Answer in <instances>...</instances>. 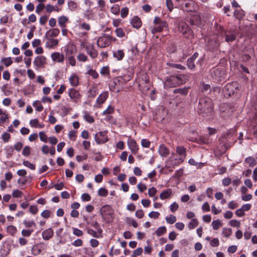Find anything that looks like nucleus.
I'll use <instances>...</instances> for the list:
<instances>
[{
	"instance_id": "37998d69",
	"label": "nucleus",
	"mask_w": 257,
	"mask_h": 257,
	"mask_svg": "<svg viewBox=\"0 0 257 257\" xmlns=\"http://www.w3.org/2000/svg\"><path fill=\"white\" fill-rule=\"evenodd\" d=\"M6 229L7 231L11 234H14L16 231V228L15 226H7Z\"/></svg>"
},
{
	"instance_id": "79ce46f5",
	"label": "nucleus",
	"mask_w": 257,
	"mask_h": 257,
	"mask_svg": "<svg viewBox=\"0 0 257 257\" xmlns=\"http://www.w3.org/2000/svg\"><path fill=\"white\" fill-rule=\"evenodd\" d=\"M157 190L155 187H152L148 190V195L150 197H153L155 195Z\"/></svg>"
},
{
	"instance_id": "c03bdc74",
	"label": "nucleus",
	"mask_w": 257,
	"mask_h": 257,
	"mask_svg": "<svg viewBox=\"0 0 257 257\" xmlns=\"http://www.w3.org/2000/svg\"><path fill=\"white\" fill-rule=\"evenodd\" d=\"M179 208V205L175 202L170 205V210L172 212H175Z\"/></svg>"
},
{
	"instance_id": "a18cd8bd",
	"label": "nucleus",
	"mask_w": 257,
	"mask_h": 257,
	"mask_svg": "<svg viewBox=\"0 0 257 257\" xmlns=\"http://www.w3.org/2000/svg\"><path fill=\"white\" fill-rule=\"evenodd\" d=\"M32 232H33L32 229H23L22 231V234L23 236H29L31 235V234Z\"/></svg>"
},
{
	"instance_id": "bf43d9fd",
	"label": "nucleus",
	"mask_w": 257,
	"mask_h": 257,
	"mask_svg": "<svg viewBox=\"0 0 257 257\" xmlns=\"http://www.w3.org/2000/svg\"><path fill=\"white\" fill-rule=\"evenodd\" d=\"M88 74L91 75L93 78H96L98 76V73L94 70L90 69L88 71Z\"/></svg>"
},
{
	"instance_id": "aec40b11",
	"label": "nucleus",
	"mask_w": 257,
	"mask_h": 257,
	"mask_svg": "<svg viewBox=\"0 0 257 257\" xmlns=\"http://www.w3.org/2000/svg\"><path fill=\"white\" fill-rule=\"evenodd\" d=\"M30 124L33 127L42 128L44 127V124L39 123L38 119L36 118L31 119Z\"/></svg>"
},
{
	"instance_id": "69168bd1",
	"label": "nucleus",
	"mask_w": 257,
	"mask_h": 257,
	"mask_svg": "<svg viewBox=\"0 0 257 257\" xmlns=\"http://www.w3.org/2000/svg\"><path fill=\"white\" fill-rule=\"evenodd\" d=\"M10 138V135L8 133H5L2 135V139L5 142H8Z\"/></svg>"
},
{
	"instance_id": "2f4dec72",
	"label": "nucleus",
	"mask_w": 257,
	"mask_h": 257,
	"mask_svg": "<svg viewBox=\"0 0 257 257\" xmlns=\"http://www.w3.org/2000/svg\"><path fill=\"white\" fill-rule=\"evenodd\" d=\"M167 222L169 224H173L176 221V218L173 215H170L166 217Z\"/></svg>"
},
{
	"instance_id": "e2e57ef3",
	"label": "nucleus",
	"mask_w": 257,
	"mask_h": 257,
	"mask_svg": "<svg viewBox=\"0 0 257 257\" xmlns=\"http://www.w3.org/2000/svg\"><path fill=\"white\" fill-rule=\"evenodd\" d=\"M45 8V6L43 4L40 3L37 7L36 9V12L38 14H40L41 11L43 10Z\"/></svg>"
},
{
	"instance_id": "7ed1b4c3",
	"label": "nucleus",
	"mask_w": 257,
	"mask_h": 257,
	"mask_svg": "<svg viewBox=\"0 0 257 257\" xmlns=\"http://www.w3.org/2000/svg\"><path fill=\"white\" fill-rule=\"evenodd\" d=\"M178 31L183 34L185 37L191 39L193 37V34L192 30L189 28L188 26L184 22H181L178 25Z\"/></svg>"
},
{
	"instance_id": "423d86ee",
	"label": "nucleus",
	"mask_w": 257,
	"mask_h": 257,
	"mask_svg": "<svg viewBox=\"0 0 257 257\" xmlns=\"http://www.w3.org/2000/svg\"><path fill=\"white\" fill-rule=\"evenodd\" d=\"M179 85L177 77L174 75L168 78L164 83L165 88L174 87Z\"/></svg>"
},
{
	"instance_id": "39448f33",
	"label": "nucleus",
	"mask_w": 257,
	"mask_h": 257,
	"mask_svg": "<svg viewBox=\"0 0 257 257\" xmlns=\"http://www.w3.org/2000/svg\"><path fill=\"white\" fill-rule=\"evenodd\" d=\"M173 156L174 153H172L171 157H170L165 162L166 166L168 168H170L171 166L174 167L177 166L184 161L182 159L179 157L174 158Z\"/></svg>"
},
{
	"instance_id": "f257e3e1",
	"label": "nucleus",
	"mask_w": 257,
	"mask_h": 257,
	"mask_svg": "<svg viewBox=\"0 0 257 257\" xmlns=\"http://www.w3.org/2000/svg\"><path fill=\"white\" fill-rule=\"evenodd\" d=\"M198 109L201 113H210L212 109V104L211 99L207 97L200 98Z\"/></svg>"
},
{
	"instance_id": "473e14b6",
	"label": "nucleus",
	"mask_w": 257,
	"mask_h": 257,
	"mask_svg": "<svg viewBox=\"0 0 257 257\" xmlns=\"http://www.w3.org/2000/svg\"><path fill=\"white\" fill-rule=\"evenodd\" d=\"M174 93H180L183 95L187 94L188 89L186 88L176 89L174 90Z\"/></svg>"
},
{
	"instance_id": "864d4df0",
	"label": "nucleus",
	"mask_w": 257,
	"mask_h": 257,
	"mask_svg": "<svg viewBox=\"0 0 257 257\" xmlns=\"http://www.w3.org/2000/svg\"><path fill=\"white\" fill-rule=\"evenodd\" d=\"M68 62L70 65H71L72 66H74L75 65L76 60H75V58L73 56H70L68 57Z\"/></svg>"
},
{
	"instance_id": "ddd939ff",
	"label": "nucleus",
	"mask_w": 257,
	"mask_h": 257,
	"mask_svg": "<svg viewBox=\"0 0 257 257\" xmlns=\"http://www.w3.org/2000/svg\"><path fill=\"white\" fill-rule=\"evenodd\" d=\"M158 153L162 157H167L170 154L169 150L163 144L160 146Z\"/></svg>"
},
{
	"instance_id": "a211bd4d",
	"label": "nucleus",
	"mask_w": 257,
	"mask_h": 257,
	"mask_svg": "<svg viewBox=\"0 0 257 257\" xmlns=\"http://www.w3.org/2000/svg\"><path fill=\"white\" fill-rule=\"evenodd\" d=\"M53 235V230L50 228L46 229L42 232L43 238L45 240H49Z\"/></svg>"
},
{
	"instance_id": "1a4fd4ad",
	"label": "nucleus",
	"mask_w": 257,
	"mask_h": 257,
	"mask_svg": "<svg viewBox=\"0 0 257 257\" xmlns=\"http://www.w3.org/2000/svg\"><path fill=\"white\" fill-rule=\"evenodd\" d=\"M46 63V58L42 55L37 56L34 61V64L37 68L43 67Z\"/></svg>"
},
{
	"instance_id": "5fc2aeb1",
	"label": "nucleus",
	"mask_w": 257,
	"mask_h": 257,
	"mask_svg": "<svg viewBox=\"0 0 257 257\" xmlns=\"http://www.w3.org/2000/svg\"><path fill=\"white\" fill-rule=\"evenodd\" d=\"M189 163L191 165H193V166H198L199 165L200 167H202L203 166V164L201 163H197L196 162L195 160L194 159H189Z\"/></svg>"
},
{
	"instance_id": "c9c22d12",
	"label": "nucleus",
	"mask_w": 257,
	"mask_h": 257,
	"mask_svg": "<svg viewBox=\"0 0 257 257\" xmlns=\"http://www.w3.org/2000/svg\"><path fill=\"white\" fill-rule=\"evenodd\" d=\"M115 33L117 37L121 38L124 36L125 34L122 29L120 28H117L115 30Z\"/></svg>"
},
{
	"instance_id": "4c0bfd02",
	"label": "nucleus",
	"mask_w": 257,
	"mask_h": 257,
	"mask_svg": "<svg viewBox=\"0 0 257 257\" xmlns=\"http://www.w3.org/2000/svg\"><path fill=\"white\" fill-rule=\"evenodd\" d=\"M166 6L167 7L168 9L169 10V11L171 12L174 8V6H173L172 1V0H166Z\"/></svg>"
},
{
	"instance_id": "bb28decb",
	"label": "nucleus",
	"mask_w": 257,
	"mask_h": 257,
	"mask_svg": "<svg viewBox=\"0 0 257 257\" xmlns=\"http://www.w3.org/2000/svg\"><path fill=\"white\" fill-rule=\"evenodd\" d=\"M245 162L248 164L250 167H253L255 165V159L251 157H248L245 159Z\"/></svg>"
},
{
	"instance_id": "c85d7f7f",
	"label": "nucleus",
	"mask_w": 257,
	"mask_h": 257,
	"mask_svg": "<svg viewBox=\"0 0 257 257\" xmlns=\"http://www.w3.org/2000/svg\"><path fill=\"white\" fill-rule=\"evenodd\" d=\"M68 21V19L65 16H61L58 19V23L61 27H63L66 22Z\"/></svg>"
},
{
	"instance_id": "b1692460",
	"label": "nucleus",
	"mask_w": 257,
	"mask_h": 257,
	"mask_svg": "<svg viewBox=\"0 0 257 257\" xmlns=\"http://www.w3.org/2000/svg\"><path fill=\"white\" fill-rule=\"evenodd\" d=\"M172 194V190L171 189H168L163 191L160 195V197L161 199H165L169 198Z\"/></svg>"
},
{
	"instance_id": "13d9d810",
	"label": "nucleus",
	"mask_w": 257,
	"mask_h": 257,
	"mask_svg": "<svg viewBox=\"0 0 257 257\" xmlns=\"http://www.w3.org/2000/svg\"><path fill=\"white\" fill-rule=\"evenodd\" d=\"M143 252V249L141 247H139L134 250L132 256H136L137 255H140Z\"/></svg>"
},
{
	"instance_id": "0e129e2a",
	"label": "nucleus",
	"mask_w": 257,
	"mask_h": 257,
	"mask_svg": "<svg viewBox=\"0 0 257 257\" xmlns=\"http://www.w3.org/2000/svg\"><path fill=\"white\" fill-rule=\"evenodd\" d=\"M111 12L115 14V15H116L119 12V6H117V5H115L114 6V7H112L111 8Z\"/></svg>"
},
{
	"instance_id": "09e8293b",
	"label": "nucleus",
	"mask_w": 257,
	"mask_h": 257,
	"mask_svg": "<svg viewBox=\"0 0 257 257\" xmlns=\"http://www.w3.org/2000/svg\"><path fill=\"white\" fill-rule=\"evenodd\" d=\"M23 193L21 191L19 190H14L13 192L12 195L14 197H20L22 196Z\"/></svg>"
},
{
	"instance_id": "8fccbe9b",
	"label": "nucleus",
	"mask_w": 257,
	"mask_h": 257,
	"mask_svg": "<svg viewBox=\"0 0 257 257\" xmlns=\"http://www.w3.org/2000/svg\"><path fill=\"white\" fill-rule=\"evenodd\" d=\"M39 137L41 141L44 142H47V137L45 133L43 132H40L39 133Z\"/></svg>"
},
{
	"instance_id": "6e6552de",
	"label": "nucleus",
	"mask_w": 257,
	"mask_h": 257,
	"mask_svg": "<svg viewBox=\"0 0 257 257\" xmlns=\"http://www.w3.org/2000/svg\"><path fill=\"white\" fill-rule=\"evenodd\" d=\"M107 132L105 131L100 132L95 134V140L98 144H103L108 141Z\"/></svg>"
},
{
	"instance_id": "dca6fc26",
	"label": "nucleus",
	"mask_w": 257,
	"mask_h": 257,
	"mask_svg": "<svg viewBox=\"0 0 257 257\" xmlns=\"http://www.w3.org/2000/svg\"><path fill=\"white\" fill-rule=\"evenodd\" d=\"M176 153L179 155V158L184 161L186 157V149L182 146H178L176 148Z\"/></svg>"
},
{
	"instance_id": "4be33fe9",
	"label": "nucleus",
	"mask_w": 257,
	"mask_h": 257,
	"mask_svg": "<svg viewBox=\"0 0 257 257\" xmlns=\"http://www.w3.org/2000/svg\"><path fill=\"white\" fill-rule=\"evenodd\" d=\"M179 85L182 84L188 80V76L185 74H179L176 75Z\"/></svg>"
},
{
	"instance_id": "ea45409f",
	"label": "nucleus",
	"mask_w": 257,
	"mask_h": 257,
	"mask_svg": "<svg viewBox=\"0 0 257 257\" xmlns=\"http://www.w3.org/2000/svg\"><path fill=\"white\" fill-rule=\"evenodd\" d=\"M222 233L225 236L228 237L231 233V229L228 227L224 228L222 231Z\"/></svg>"
},
{
	"instance_id": "9b49d317",
	"label": "nucleus",
	"mask_w": 257,
	"mask_h": 257,
	"mask_svg": "<svg viewBox=\"0 0 257 257\" xmlns=\"http://www.w3.org/2000/svg\"><path fill=\"white\" fill-rule=\"evenodd\" d=\"M127 145L132 153L136 154L138 153L139 150L138 146L134 140H128Z\"/></svg>"
},
{
	"instance_id": "de8ad7c7",
	"label": "nucleus",
	"mask_w": 257,
	"mask_h": 257,
	"mask_svg": "<svg viewBox=\"0 0 257 257\" xmlns=\"http://www.w3.org/2000/svg\"><path fill=\"white\" fill-rule=\"evenodd\" d=\"M77 59L80 61L85 62L87 60V57L84 54L80 53L78 55Z\"/></svg>"
},
{
	"instance_id": "393cba45",
	"label": "nucleus",
	"mask_w": 257,
	"mask_h": 257,
	"mask_svg": "<svg viewBox=\"0 0 257 257\" xmlns=\"http://www.w3.org/2000/svg\"><path fill=\"white\" fill-rule=\"evenodd\" d=\"M114 57L116 58L117 60H121L124 56V53L122 50H118L113 53Z\"/></svg>"
},
{
	"instance_id": "5701e85b",
	"label": "nucleus",
	"mask_w": 257,
	"mask_h": 257,
	"mask_svg": "<svg viewBox=\"0 0 257 257\" xmlns=\"http://www.w3.org/2000/svg\"><path fill=\"white\" fill-rule=\"evenodd\" d=\"M69 95L70 98L74 99H78L79 98L80 94L79 92L73 88L70 89L69 91Z\"/></svg>"
},
{
	"instance_id": "cd10ccee",
	"label": "nucleus",
	"mask_w": 257,
	"mask_h": 257,
	"mask_svg": "<svg viewBox=\"0 0 257 257\" xmlns=\"http://www.w3.org/2000/svg\"><path fill=\"white\" fill-rule=\"evenodd\" d=\"M166 231V228L165 226H161L159 227L156 231L155 233L158 236H161Z\"/></svg>"
},
{
	"instance_id": "6ab92c4d",
	"label": "nucleus",
	"mask_w": 257,
	"mask_h": 257,
	"mask_svg": "<svg viewBox=\"0 0 257 257\" xmlns=\"http://www.w3.org/2000/svg\"><path fill=\"white\" fill-rule=\"evenodd\" d=\"M132 26L136 29L140 28L142 25V22L140 19L138 17H135L131 21Z\"/></svg>"
},
{
	"instance_id": "f8f14e48",
	"label": "nucleus",
	"mask_w": 257,
	"mask_h": 257,
	"mask_svg": "<svg viewBox=\"0 0 257 257\" xmlns=\"http://www.w3.org/2000/svg\"><path fill=\"white\" fill-rule=\"evenodd\" d=\"M51 58L53 61L58 63H62L64 61V56L59 52H54L51 54Z\"/></svg>"
},
{
	"instance_id": "338daca9",
	"label": "nucleus",
	"mask_w": 257,
	"mask_h": 257,
	"mask_svg": "<svg viewBox=\"0 0 257 257\" xmlns=\"http://www.w3.org/2000/svg\"><path fill=\"white\" fill-rule=\"evenodd\" d=\"M160 215V213L158 212L152 211L149 214V216L151 218H157Z\"/></svg>"
},
{
	"instance_id": "4d7b16f0",
	"label": "nucleus",
	"mask_w": 257,
	"mask_h": 257,
	"mask_svg": "<svg viewBox=\"0 0 257 257\" xmlns=\"http://www.w3.org/2000/svg\"><path fill=\"white\" fill-rule=\"evenodd\" d=\"M29 210L32 214H35L37 213L38 209L37 206L31 205L29 207Z\"/></svg>"
},
{
	"instance_id": "20e7f679",
	"label": "nucleus",
	"mask_w": 257,
	"mask_h": 257,
	"mask_svg": "<svg viewBox=\"0 0 257 257\" xmlns=\"http://www.w3.org/2000/svg\"><path fill=\"white\" fill-rule=\"evenodd\" d=\"M112 39V37L110 36H102L97 40V45L100 48H105L109 46Z\"/></svg>"
},
{
	"instance_id": "a19ab883",
	"label": "nucleus",
	"mask_w": 257,
	"mask_h": 257,
	"mask_svg": "<svg viewBox=\"0 0 257 257\" xmlns=\"http://www.w3.org/2000/svg\"><path fill=\"white\" fill-rule=\"evenodd\" d=\"M31 148L29 146H26L24 147L22 154L25 156H28L30 154Z\"/></svg>"
},
{
	"instance_id": "72a5a7b5",
	"label": "nucleus",
	"mask_w": 257,
	"mask_h": 257,
	"mask_svg": "<svg viewBox=\"0 0 257 257\" xmlns=\"http://www.w3.org/2000/svg\"><path fill=\"white\" fill-rule=\"evenodd\" d=\"M98 194L99 196L105 197L108 195V191L104 188H101L98 191Z\"/></svg>"
},
{
	"instance_id": "c756f323",
	"label": "nucleus",
	"mask_w": 257,
	"mask_h": 257,
	"mask_svg": "<svg viewBox=\"0 0 257 257\" xmlns=\"http://www.w3.org/2000/svg\"><path fill=\"white\" fill-rule=\"evenodd\" d=\"M33 105L36 108V110L38 111H41L43 109V106L39 101H34L33 103Z\"/></svg>"
},
{
	"instance_id": "680f3d73",
	"label": "nucleus",
	"mask_w": 257,
	"mask_h": 257,
	"mask_svg": "<svg viewBox=\"0 0 257 257\" xmlns=\"http://www.w3.org/2000/svg\"><path fill=\"white\" fill-rule=\"evenodd\" d=\"M138 189L140 192H143L147 189V186L142 183H139L137 185Z\"/></svg>"
},
{
	"instance_id": "f03ea898",
	"label": "nucleus",
	"mask_w": 257,
	"mask_h": 257,
	"mask_svg": "<svg viewBox=\"0 0 257 257\" xmlns=\"http://www.w3.org/2000/svg\"><path fill=\"white\" fill-rule=\"evenodd\" d=\"M239 84L236 82L227 84L223 88V92L225 95L230 96L239 91Z\"/></svg>"
},
{
	"instance_id": "9d476101",
	"label": "nucleus",
	"mask_w": 257,
	"mask_h": 257,
	"mask_svg": "<svg viewBox=\"0 0 257 257\" xmlns=\"http://www.w3.org/2000/svg\"><path fill=\"white\" fill-rule=\"evenodd\" d=\"M85 48L87 54L92 58H95L97 57L98 54L97 51L94 49L93 44H90L84 46Z\"/></svg>"
},
{
	"instance_id": "49530a36",
	"label": "nucleus",
	"mask_w": 257,
	"mask_h": 257,
	"mask_svg": "<svg viewBox=\"0 0 257 257\" xmlns=\"http://www.w3.org/2000/svg\"><path fill=\"white\" fill-rule=\"evenodd\" d=\"M114 111V108L111 105H109L107 109L103 112V114H111Z\"/></svg>"
},
{
	"instance_id": "f704fd0d",
	"label": "nucleus",
	"mask_w": 257,
	"mask_h": 257,
	"mask_svg": "<svg viewBox=\"0 0 257 257\" xmlns=\"http://www.w3.org/2000/svg\"><path fill=\"white\" fill-rule=\"evenodd\" d=\"M23 164L25 166L29 168L32 170H34L35 169V165L28 161H24L23 162Z\"/></svg>"
},
{
	"instance_id": "2eb2a0df",
	"label": "nucleus",
	"mask_w": 257,
	"mask_h": 257,
	"mask_svg": "<svg viewBox=\"0 0 257 257\" xmlns=\"http://www.w3.org/2000/svg\"><path fill=\"white\" fill-rule=\"evenodd\" d=\"M236 33L234 31H228L225 34V41L227 42H232L236 39Z\"/></svg>"
},
{
	"instance_id": "0eeeda50",
	"label": "nucleus",
	"mask_w": 257,
	"mask_h": 257,
	"mask_svg": "<svg viewBox=\"0 0 257 257\" xmlns=\"http://www.w3.org/2000/svg\"><path fill=\"white\" fill-rule=\"evenodd\" d=\"M94 228H87V232L90 235L96 238L101 237L102 229L99 226H92Z\"/></svg>"
},
{
	"instance_id": "f3484780",
	"label": "nucleus",
	"mask_w": 257,
	"mask_h": 257,
	"mask_svg": "<svg viewBox=\"0 0 257 257\" xmlns=\"http://www.w3.org/2000/svg\"><path fill=\"white\" fill-rule=\"evenodd\" d=\"M167 27V24L165 21L162 22L161 24L158 25V26L154 27L152 29L151 32L153 34H154L156 32H161L164 28H166Z\"/></svg>"
},
{
	"instance_id": "052dcab7",
	"label": "nucleus",
	"mask_w": 257,
	"mask_h": 257,
	"mask_svg": "<svg viewBox=\"0 0 257 257\" xmlns=\"http://www.w3.org/2000/svg\"><path fill=\"white\" fill-rule=\"evenodd\" d=\"M128 10L127 8H123L121 10V17L123 18H125L128 14Z\"/></svg>"
},
{
	"instance_id": "774afa93",
	"label": "nucleus",
	"mask_w": 257,
	"mask_h": 257,
	"mask_svg": "<svg viewBox=\"0 0 257 257\" xmlns=\"http://www.w3.org/2000/svg\"><path fill=\"white\" fill-rule=\"evenodd\" d=\"M234 16L238 19H241L242 16L243 14L242 12L238 10H235L234 12Z\"/></svg>"
},
{
	"instance_id": "603ef678",
	"label": "nucleus",
	"mask_w": 257,
	"mask_h": 257,
	"mask_svg": "<svg viewBox=\"0 0 257 257\" xmlns=\"http://www.w3.org/2000/svg\"><path fill=\"white\" fill-rule=\"evenodd\" d=\"M219 240L218 238H213L210 241V244L213 247H216L219 245Z\"/></svg>"
},
{
	"instance_id": "6e6d98bb",
	"label": "nucleus",
	"mask_w": 257,
	"mask_h": 257,
	"mask_svg": "<svg viewBox=\"0 0 257 257\" xmlns=\"http://www.w3.org/2000/svg\"><path fill=\"white\" fill-rule=\"evenodd\" d=\"M231 182V180L230 178L227 177L225 178L222 180V184L224 186H228Z\"/></svg>"
},
{
	"instance_id": "3c124183",
	"label": "nucleus",
	"mask_w": 257,
	"mask_h": 257,
	"mask_svg": "<svg viewBox=\"0 0 257 257\" xmlns=\"http://www.w3.org/2000/svg\"><path fill=\"white\" fill-rule=\"evenodd\" d=\"M151 142L147 139H143L141 141V145L143 147L149 148Z\"/></svg>"
},
{
	"instance_id": "a878e982",
	"label": "nucleus",
	"mask_w": 257,
	"mask_h": 257,
	"mask_svg": "<svg viewBox=\"0 0 257 257\" xmlns=\"http://www.w3.org/2000/svg\"><path fill=\"white\" fill-rule=\"evenodd\" d=\"M69 82L72 86H76L78 84V77L76 75H73L70 77Z\"/></svg>"
},
{
	"instance_id": "58836bf2",
	"label": "nucleus",
	"mask_w": 257,
	"mask_h": 257,
	"mask_svg": "<svg viewBox=\"0 0 257 257\" xmlns=\"http://www.w3.org/2000/svg\"><path fill=\"white\" fill-rule=\"evenodd\" d=\"M167 65L168 66H170L172 67L173 68H176L178 69L182 70V69H185V67L184 66H183L182 65H181V64L168 63Z\"/></svg>"
},
{
	"instance_id": "e433bc0d",
	"label": "nucleus",
	"mask_w": 257,
	"mask_h": 257,
	"mask_svg": "<svg viewBox=\"0 0 257 257\" xmlns=\"http://www.w3.org/2000/svg\"><path fill=\"white\" fill-rule=\"evenodd\" d=\"M68 6L71 11H74L77 8V4L73 1H70L68 3Z\"/></svg>"
},
{
	"instance_id": "4468645a",
	"label": "nucleus",
	"mask_w": 257,
	"mask_h": 257,
	"mask_svg": "<svg viewBox=\"0 0 257 257\" xmlns=\"http://www.w3.org/2000/svg\"><path fill=\"white\" fill-rule=\"evenodd\" d=\"M198 56L197 53H195L194 55L188 59L187 66L190 69H193L195 67V60Z\"/></svg>"
},
{
	"instance_id": "412c9836",
	"label": "nucleus",
	"mask_w": 257,
	"mask_h": 257,
	"mask_svg": "<svg viewBox=\"0 0 257 257\" xmlns=\"http://www.w3.org/2000/svg\"><path fill=\"white\" fill-rule=\"evenodd\" d=\"M108 96V92L105 91L100 94L97 99V102L98 103L102 104L105 100L107 98Z\"/></svg>"
},
{
	"instance_id": "7c9ffc66",
	"label": "nucleus",
	"mask_w": 257,
	"mask_h": 257,
	"mask_svg": "<svg viewBox=\"0 0 257 257\" xmlns=\"http://www.w3.org/2000/svg\"><path fill=\"white\" fill-rule=\"evenodd\" d=\"M2 61L4 62L7 67L10 66L13 63V61L11 57L3 58Z\"/></svg>"
}]
</instances>
